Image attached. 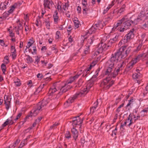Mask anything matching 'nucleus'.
Segmentation results:
<instances>
[{
    "label": "nucleus",
    "mask_w": 148,
    "mask_h": 148,
    "mask_svg": "<svg viewBox=\"0 0 148 148\" xmlns=\"http://www.w3.org/2000/svg\"><path fill=\"white\" fill-rule=\"evenodd\" d=\"M59 82H56L54 83L52 86L51 87L49 91V95H52L53 94L58 92V88L59 87Z\"/></svg>",
    "instance_id": "0eeeda50"
},
{
    "label": "nucleus",
    "mask_w": 148,
    "mask_h": 148,
    "mask_svg": "<svg viewBox=\"0 0 148 148\" xmlns=\"http://www.w3.org/2000/svg\"><path fill=\"white\" fill-rule=\"evenodd\" d=\"M127 122L128 123L130 122L129 123L128 125V126L129 127L133 123L135 122H134V120H133L132 115L131 114L129 115L128 117L127 118Z\"/></svg>",
    "instance_id": "aec40b11"
},
{
    "label": "nucleus",
    "mask_w": 148,
    "mask_h": 148,
    "mask_svg": "<svg viewBox=\"0 0 148 148\" xmlns=\"http://www.w3.org/2000/svg\"><path fill=\"white\" fill-rule=\"evenodd\" d=\"M92 86V84L89 83L87 84L86 88H84L83 90L77 92L73 97H70L64 103V105L66 107H68L71 103L73 102L77 97L84 96L88 93Z\"/></svg>",
    "instance_id": "f03ea898"
},
{
    "label": "nucleus",
    "mask_w": 148,
    "mask_h": 148,
    "mask_svg": "<svg viewBox=\"0 0 148 148\" xmlns=\"http://www.w3.org/2000/svg\"><path fill=\"white\" fill-rule=\"evenodd\" d=\"M16 23L18 24L17 27H18L19 29V30H21L22 32L23 27L22 26V25L20 23V21L19 19H18Z\"/></svg>",
    "instance_id": "c756f323"
},
{
    "label": "nucleus",
    "mask_w": 148,
    "mask_h": 148,
    "mask_svg": "<svg viewBox=\"0 0 148 148\" xmlns=\"http://www.w3.org/2000/svg\"><path fill=\"white\" fill-rule=\"evenodd\" d=\"M130 41V40L125 36L119 42V45L121 46L123 44H124L129 42Z\"/></svg>",
    "instance_id": "5701e85b"
},
{
    "label": "nucleus",
    "mask_w": 148,
    "mask_h": 148,
    "mask_svg": "<svg viewBox=\"0 0 148 148\" xmlns=\"http://www.w3.org/2000/svg\"><path fill=\"white\" fill-rule=\"evenodd\" d=\"M1 67L3 73L5 75V71L6 68V65L4 64H2L1 65Z\"/></svg>",
    "instance_id": "72a5a7b5"
},
{
    "label": "nucleus",
    "mask_w": 148,
    "mask_h": 148,
    "mask_svg": "<svg viewBox=\"0 0 148 148\" xmlns=\"http://www.w3.org/2000/svg\"><path fill=\"white\" fill-rule=\"evenodd\" d=\"M68 29H67V31L68 33H70L71 31L72 30L73 28L72 25H69L68 27Z\"/></svg>",
    "instance_id": "bf43d9fd"
},
{
    "label": "nucleus",
    "mask_w": 148,
    "mask_h": 148,
    "mask_svg": "<svg viewBox=\"0 0 148 148\" xmlns=\"http://www.w3.org/2000/svg\"><path fill=\"white\" fill-rule=\"evenodd\" d=\"M80 143L82 147L84 146H86L87 145V141H86L85 139L84 138H82L81 139Z\"/></svg>",
    "instance_id": "2f4dec72"
},
{
    "label": "nucleus",
    "mask_w": 148,
    "mask_h": 148,
    "mask_svg": "<svg viewBox=\"0 0 148 148\" xmlns=\"http://www.w3.org/2000/svg\"><path fill=\"white\" fill-rule=\"evenodd\" d=\"M73 19L74 28L76 29L79 27V25H80V23L77 18H74Z\"/></svg>",
    "instance_id": "4be33fe9"
},
{
    "label": "nucleus",
    "mask_w": 148,
    "mask_h": 148,
    "mask_svg": "<svg viewBox=\"0 0 148 148\" xmlns=\"http://www.w3.org/2000/svg\"><path fill=\"white\" fill-rule=\"evenodd\" d=\"M75 80L73 77H71L68 81L65 83H67V84L68 85L69 84L71 83Z\"/></svg>",
    "instance_id": "c03bdc74"
},
{
    "label": "nucleus",
    "mask_w": 148,
    "mask_h": 148,
    "mask_svg": "<svg viewBox=\"0 0 148 148\" xmlns=\"http://www.w3.org/2000/svg\"><path fill=\"white\" fill-rule=\"evenodd\" d=\"M59 87L58 88V94L59 95H61L63 93H64L67 91L69 89H70L71 86L67 84V83L59 82Z\"/></svg>",
    "instance_id": "39448f33"
},
{
    "label": "nucleus",
    "mask_w": 148,
    "mask_h": 148,
    "mask_svg": "<svg viewBox=\"0 0 148 148\" xmlns=\"http://www.w3.org/2000/svg\"><path fill=\"white\" fill-rule=\"evenodd\" d=\"M112 17L111 16L110 14H109L105 18V21L106 22H108L110 21L112 19Z\"/></svg>",
    "instance_id": "4c0bfd02"
},
{
    "label": "nucleus",
    "mask_w": 148,
    "mask_h": 148,
    "mask_svg": "<svg viewBox=\"0 0 148 148\" xmlns=\"http://www.w3.org/2000/svg\"><path fill=\"white\" fill-rule=\"evenodd\" d=\"M109 47V45H107L106 43L101 41L98 44L97 49L99 52L102 53L103 51L106 50Z\"/></svg>",
    "instance_id": "1a4fd4ad"
},
{
    "label": "nucleus",
    "mask_w": 148,
    "mask_h": 148,
    "mask_svg": "<svg viewBox=\"0 0 148 148\" xmlns=\"http://www.w3.org/2000/svg\"><path fill=\"white\" fill-rule=\"evenodd\" d=\"M43 86H40L36 90V91L34 92V94L35 95H37L38 93H39L41 91H42V89Z\"/></svg>",
    "instance_id": "7c9ffc66"
},
{
    "label": "nucleus",
    "mask_w": 148,
    "mask_h": 148,
    "mask_svg": "<svg viewBox=\"0 0 148 148\" xmlns=\"http://www.w3.org/2000/svg\"><path fill=\"white\" fill-rule=\"evenodd\" d=\"M143 55L142 54H140L138 55L135 58H133L130 63L128 64V66L129 68L131 69L133 66L136 63L139 61L140 59L142 57Z\"/></svg>",
    "instance_id": "9d476101"
},
{
    "label": "nucleus",
    "mask_w": 148,
    "mask_h": 148,
    "mask_svg": "<svg viewBox=\"0 0 148 148\" xmlns=\"http://www.w3.org/2000/svg\"><path fill=\"white\" fill-rule=\"evenodd\" d=\"M20 5V4L19 3H15L14 5H12L11 7L10 10H9L8 11V12L9 13H12L16 8H17L18 6H19Z\"/></svg>",
    "instance_id": "412c9836"
},
{
    "label": "nucleus",
    "mask_w": 148,
    "mask_h": 148,
    "mask_svg": "<svg viewBox=\"0 0 148 148\" xmlns=\"http://www.w3.org/2000/svg\"><path fill=\"white\" fill-rule=\"evenodd\" d=\"M98 104L99 103L98 102V100L97 99L96 102L94 103V104H93V106H92V107L96 109L98 106Z\"/></svg>",
    "instance_id": "864d4df0"
},
{
    "label": "nucleus",
    "mask_w": 148,
    "mask_h": 148,
    "mask_svg": "<svg viewBox=\"0 0 148 148\" xmlns=\"http://www.w3.org/2000/svg\"><path fill=\"white\" fill-rule=\"evenodd\" d=\"M24 26L25 27V30L26 32L28 31H29V25L28 24H26L25 23L24 24Z\"/></svg>",
    "instance_id": "09e8293b"
},
{
    "label": "nucleus",
    "mask_w": 148,
    "mask_h": 148,
    "mask_svg": "<svg viewBox=\"0 0 148 148\" xmlns=\"http://www.w3.org/2000/svg\"><path fill=\"white\" fill-rule=\"evenodd\" d=\"M134 30L135 29H133L130 30L129 33L125 36L130 40L134 37Z\"/></svg>",
    "instance_id": "a211bd4d"
},
{
    "label": "nucleus",
    "mask_w": 148,
    "mask_h": 148,
    "mask_svg": "<svg viewBox=\"0 0 148 148\" xmlns=\"http://www.w3.org/2000/svg\"><path fill=\"white\" fill-rule=\"evenodd\" d=\"M128 15L125 16L121 20L118 21L117 23L114 24V27L112 28V30L115 31L116 29L118 30V28L120 27L121 24L125 19H127V17Z\"/></svg>",
    "instance_id": "f8f14e48"
},
{
    "label": "nucleus",
    "mask_w": 148,
    "mask_h": 148,
    "mask_svg": "<svg viewBox=\"0 0 148 148\" xmlns=\"http://www.w3.org/2000/svg\"><path fill=\"white\" fill-rule=\"evenodd\" d=\"M99 25L98 24H95L92 26L88 31V33L89 34H92L94 33L96 30L99 29Z\"/></svg>",
    "instance_id": "2eb2a0df"
},
{
    "label": "nucleus",
    "mask_w": 148,
    "mask_h": 148,
    "mask_svg": "<svg viewBox=\"0 0 148 148\" xmlns=\"http://www.w3.org/2000/svg\"><path fill=\"white\" fill-rule=\"evenodd\" d=\"M145 17V13L143 12H141L140 13L137 17L135 15H134L130 17V18L131 19L134 20V24L137 25L141 21H142Z\"/></svg>",
    "instance_id": "423d86ee"
},
{
    "label": "nucleus",
    "mask_w": 148,
    "mask_h": 148,
    "mask_svg": "<svg viewBox=\"0 0 148 148\" xmlns=\"http://www.w3.org/2000/svg\"><path fill=\"white\" fill-rule=\"evenodd\" d=\"M105 75H107L108 77L105 79H103L100 84V87L102 88L107 89L109 88L114 83V81L111 80L112 77L114 78L113 77L111 76L108 74H106V72L105 73Z\"/></svg>",
    "instance_id": "20e7f679"
},
{
    "label": "nucleus",
    "mask_w": 148,
    "mask_h": 148,
    "mask_svg": "<svg viewBox=\"0 0 148 148\" xmlns=\"http://www.w3.org/2000/svg\"><path fill=\"white\" fill-rule=\"evenodd\" d=\"M90 47H87L86 45V48L84 49V53L85 55L88 54L90 51L89 49Z\"/></svg>",
    "instance_id": "e433bc0d"
},
{
    "label": "nucleus",
    "mask_w": 148,
    "mask_h": 148,
    "mask_svg": "<svg viewBox=\"0 0 148 148\" xmlns=\"http://www.w3.org/2000/svg\"><path fill=\"white\" fill-rule=\"evenodd\" d=\"M16 146V143H14L10 145L8 148H14Z\"/></svg>",
    "instance_id": "e2e57ef3"
},
{
    "label": "nucleus",
    "mask_w": 148,
    "mask_h": 148,
    "mask_svg": "<svg viewBox=\"0 0 148 148\" xmlns=\"http://www.w3.org/2000/svg\"><path fill=\"white\" fill-rule=\"evenodd\" d=\"M14 29L15 30L16 34L19 35V31H20V30H19V29L17 26H14Z\"/></svg>",
    "instance_id": "3c124183"
},
{
    "label": "nucleus",
    "mask_w": 148,
    "mask_h": 148,
    "mask_svg": "<svg viewBox=\"0 0 148 148\" xmlns=\"http://www.w3.org/2000/svg\"><path fill=\"white\" fill-rule=\"evenodd\" d=\"M61 34L59 31H58L56 32V39H59L60 37Z\"/></svg>",
    "instance_id": "79ce46f5"
},
{
    "label": "nucleus",
    "mask_w": 148,
    "mask_h": 148,
    "mask_svg": "<svg viewBox=\"0 0 148 148\" xmlns=\"http://www.w3.org/2000/svg\"><path fill=\"white\" fill-rule=\"evenodd\" d=\"M45 25L47 28L49 29L50 26V22L49 21H46L45 22Z\"/></svg>",
    "instance_id": "ea45409f"
},
{
    "label": "nucleus",
    "mask_w": 148,
    "mask_h": 148,
    "mask_svg": "<svg viewBox=\"0 0 148 148\" xmlns=\"http://www.w3.org/2000/svg\"><path fill=\"white\" fill-rule=\"evenodd\" d=\"M11 53L14 52H16V50L15 47L14 46L12 45L11 46Z\"/></svg>",
    "instance_id": "13d9d810"
},
{
    "label": "nucleus",
    "mask_w": 148,
    "mask_h": 148,
    "mask_svg": "<svg viewBox=\"0 0 148 148\" xmlns=\"http://www.w3.org/2000/svg\"><path fill=\"white\" fill-rule=\"evenodd\" d=\"M125 5H122L121 8L117 11V13L121 14L125 10Z\"/></svg>",
    "instance_id": "c85d7f7f"
},
{
    "label": "nucleus",
    "mask_w": 148,
    "mask_h": 148,
    "mask_svg": "<svg viewBox=\"0 0 148 148\" xmlns=\"http://www.w3.org/2000/svg\"><path fill=\"white\" fill-rule=\"evenodd\" d=\"M65 137L68 139H69L71 137V135L70 132L69 131L66 132L65 134Z\"/></svg>",
    "instance_id": "f704fd0d"
},
{
    "label": "nucleus",
    "mask_w": 148,
    "mask_h": 148,
    "mask_svg": "<svg viewBox=\"0 0 148 148\" xmlns=\"http://www.w3.org/2000/svg\"><path fill=\"white\" fill-rule=\"evenodd\" d=\"M114 36V37H113V38L110 39V41L111 42H114L117 40L119 37L118 35L116 34H115Z\"/></svg>",
    "instance_id": "473e14b6"
},
{
    "label": "nucleus",
    "mask_w": 148,
    "mask_h": 148,
    "mask_svg": "<svg viewBox=\"0 0 148 148\" xmlns=\"http://www.w3.org/2000/svg\"><path fill=\"white\" fill-rule=\"evenodd\" d=\"M82 4L83 6H86L87 5V0H82Z\"/></svg>",
    "instance_id": "69168bd1"
},
{
    "label": "nucleus",
    "mask_w": 148,
    "mask_h": 148,
    "mask_svg": "<svg viewBox=\"0 0 148 148\" xmlns=\"http://www.w3.org/2000/svg\"><path fill=\"white\" fill-rule=\"evenodd\" d=\"M69 3V2L68 1L67 3H65V4L63 5L62 9H63L64 10H66L67 9H68V8L69 6V5L68 3Z\"/></svg>",
    "instance_id": "37998d69"
},
{
    "label": "nucleus",
    "mask_w": 148,
    "mask_h": 148,
    "mask_svg": "<svg viewBox=\"0 0 148 148\" xmlns=\"http://www.w3.org/2000/svg\"><path fill=\"white\" fill-rule=\"evenodd\" d=\"M97 60H95L93 61L92 63L90 64V65L92 66V67L94 66L97 63Z\"/></svg>",
    "instance_id": "680f3d73"
},
{
    "label": "nucleus",
    "mask_w": 148,
    "mask_h": 148,
    "mask_svg": "<svg viewBox=\"0 0 148 148\" xmlns=\"http://www.w3.org/2000/svg\"><path fill=\"white\" fill-rule=\"evenodd\" d=\"M43 5L45 8L50 9L53 4L51 0H44Z\"/></svg>",
    "instance_id": "ddd939ff"
},
{
    "label": "nucleus",
    "mask_w": 148,
    "mask_h": 148,
    "mask_svg": "<svg viewBox=\"0 0 148 148\" xmlns=\"http://www.w3.org/2000/svg\"><path fill=\"white\" fill-rule=\"evenodd\" d=\"M99 53V52H98V50L97 49V51L94 52L92 54V57L94 58H95L97 55H98L100 53Z\"/></svg>",
    "instance_id": "a18cd8bd"
},
{
    "label": "nucleus",
    "mask_w": 148,
    "mask_h": 148,
    "mask_svg": "<svg viewBox=\"0 0 148 148\" xmlns=\"http://www.w3.org/2000/svg\"><path fill=\"white\" fill-rule=\"evenodd\" d=\"M124 103H122L121 105L119 106L118 108L116 109V111L118 113H119L120 112L121 110V108L123 107L124 105Z\"/></svg>",
    "instance_id": "58836bf2"
},
{
    "label": "nucleus",
    "mask_w": 148,
    "mask_h": 148,
    "mask_svg": "<svg viewBox=\"0 0 148 148\" xmlns=\"http://www.w3.org/2000/svg\"><path fill=\"white\" fill-rule=\"evenodd\" d=\"M89 71H87V70H84L83 71L84 74L82 76L83 77L87 76V75L89 73Z\"/></svg>",
    "instance_id": "de8ad7c7"
},
{
    "label": "nucleus",
    "mask_w": 148,
    "mask_h": 148,
    "mask_svg": "<svg viewBox=\"0 0 148 148\" xmlns=\"http://www.w3.org/2000/svg\"><path fill=\"white\" fill-rule=\"evenodd\" d=\"M100 68H98L95 71V75H93L92 77V78H96L98 75L100 71Z\"/></svg>",
    "instance_id": "c9c22d12"
},
{
    "label": "nucleus",
    "mask_w": 148,
    "mask_h": 148,
    "mask_svg": "<svg viewBox=\"0 0 148 148\" xmlns=\"http://www.w3.org/2000/svg\"><path fill=\"white\" fill-rule=\"evenodd\" d=\"M32 49H30L29 51L31 52L32 54H36L37 53V49L36 46H33L32 47Z\"/></svg>",
    "instance_id": "cd10ccee"
},
{
    "label": "nucleus",
    "mask_w": 148,
    "mask_h": 148,
    "mask_svg": "<svg viewBox=\"0 0 148 148\" xmlns=\"http://www.w3.org/2000/svg\"><path fill=\"white\" fill-rule=\"evenodd\" d=\"M72 122V125L74 127L77 125H79L82 124L83 122V119H81L79 116H78L74 118Z\"/></svg>",
    "instance_id": "9b49d317"
},
{
    "label": "nucleus",
    "mask_w": 148,
    "mask_h": 148,
    "mask_svg": "<svg viewBox=\"0 0 148 148\" xmlns=\"http://www.w3.org/2000/svg\"><path fill=\"white\" fill-rule=\"evenodd\" d=\"M127 29L126 28L124 27L123 28H122L121 27H119L118 28V30L120 32H123L124 31L127 30Z\"/></svg>",
    "instance_id": "603ef678"
},
{
    "label": "nucleus",
    "mask_w": 148,
    "mask_h": 148,
    "mask_svg": "<svg viewBox=\"0 0 148 148\" xmlns=\"http://www.w3.org/2000/svg\"><path fill=\"white\" fill-rule=\"evenodd\" d=\"M8 120H7L3 124L2 126L1 127V130L3 129L4 127H5L7 125H8Z\"/></svg>",
    "instance_id": "49530a36"
},
{
    "label": "nucleus",
    "mask_w": 148,
    "mask_h": 148,
    "mask_svg": "<svg viewBox=\"0 0 148 148\" xmlns=\"http://www.w3.org/2000/svg\"><path fill=\"white\" fill-rule=\"evenodd\" d=\"M34 42V41L33 38H32L31 39L29 40V41H28L27 42V45L26 46L27 48H29L33 44Z\"/></svg>",
    "instance_id": "393cba45"
},
{
    "label": "nucleus",
    "mask_w": 148,
    "mask_h": 148,
    "mask_svg": "<svg viewBox=\"0 0 148 148\" xmlns=\"http://www.w3.org/2000/svg\"><path fill=\"white\" fill-rule=\"evenodd\" d=\"M6 5L4 3H1L0 5V9L1 10H3L6 8Z\"/></svg>",
    "instance_id": "a19ab883"
},
{
    "label": "nucleus",
    "mask_w": 148,
    "mask_h": 148,
    "mask_svg": "<svg viewBox=\"0 0 148 148\" xmlns=\"http://www.w3.org/2000/svg\"><path fill=\"white\" fill-rule=\"evenodd\" d=\"M50 100V99L48 98L47 99H44L42 101L39 102L37 104L36 108L31 110V114L26 117L25 119H27L30 116H36L40 110H42L45 108V107L49 102Z\"/></svg>",
    "instance_id": "7ed1b4c3"
},
{
    "label": "nucleus",
    "mask_w": 148,
    "mask_h": 148,
    "mask_svg": "<svg viewBox=\"0 0 148 148\" xmlns=\"http://www.w3.org/2000/svg\"><path fill=\"white\" fill-rule=\"evenodd\" d=\"M94 40V38L93 37L90 38L88 39L87 40V43L86 45L87 47H90L91 45Z\"/></svg>",
    "instance_id": "bb28decb"
},
{
    "label": "nucleus",
    "mask_w": 148,
    "mask_h": 148,
    "mask_svg": "<svg viewBox=\"0 0 148 148\" xmlns=\"http://www.w3.org/2000/svg\"><path fill=\"white\" fill-rule=\"evenodd\" d=\"M4 98L6 109L7 110H8L10 106L11 99L7 96L6 97H5Z\"/></svg>",
    "instance_id": "4468645a"
},
{
    "label": "nucleus",
    "mask_w": 148,
    "mask_h": 148,
    "mask_svg": "<svg viewBox=\"0 0 148 148\" xmlns=\"http://www.w3.org/2000/svg\"><path fill=\"white\" fill-rule=\"evenodd\" d=\"M51 48L52 50H56L57 49V47L56 45H54L51 47Z\"/></svg>",
    "instance_id": "0e129e2a"
},
{
    "label": "nucleus",
    "mask_w": 148,
    "mask_h": 148,
    "mask_svg": "<svg viewBox=\"0 0 148 148\" xmlns=\"http://www.w3.org/2000/svg\"><path fill=\"white\" fill-rule=\"evenodd\" d=\"M83 82V81L82 79H79L78 83L77 84L76 86H77L78 87H79L82 85Z\"/></svg>",
    "instance_id": "5fc2aeb1"
},
{
    "label": "nucleus",
    "mask_w": 148,
    "mask_h": 148,
    "mask_svg": "<svg viewBox=\"0 0 148 148\" xmlns=\"http://www.w3.org/2000/svg\"><path fill=\"white\" fill-rule=\"evenodd\" d=\"M25 59L28 64H30L34 61L32 58L29 55L25 54Z\"/></svg>",
    "instance_id": "6ab92c4d"
},
{
    "label": "nucleus",
    "mask_w": 148,
    "mask_h": 148,
    "mask_svg": "<svg viewBox=\"0 0 148 148\" xmlns=\"http://www.w3.org/2000/svg\"><path fill=\"white\" fill-rule=\"evenodd\" d=\"M86 6H84V7L83 8V14H87V11L88 10V9L87 8H86Z\"/></svg>",
    "instance_id": "4d7b16f0"
},
{
    "label": "nucleus",
    "mask_w": 148,
    "mask_h": 148,
    "mask_svg": "<svg viewBox=\"0 0 148 148\" xmlns=\"http://www.w3.org/2000/svg\"><path fill=\"white\" fill-rule=\"evenodd\" d=\"M22 113H20L18 114L16 116V118L14 119V120L16 121L17 120H18L22 116Z\"/></svg>",
    "instance_id": "052dcab7"
},
{
    "label": "nucleus",
    "mask_w": 148,
    "mask_h": 148,
    "mask_svg": "<svg viewBox=\"0 0 148 148\" xmlns=\"http://www.w3.org/2000/svg\"><path fill=\"white\" fill-rule=\"evenodd\" d=\"M130 14H128L126 15H128V16L127 17L126 19L124 21V22L123 23V26L124 27L126 28L127 29L129 27H130L132 24H134V20L133 19H131L129 17V15Z\"/></svg>",
    "instance_id": "6e6552de"
},
{
    "label": "nucleus",
    "mask_w": 148,
    "mask_h": 148,
    "mask_svg": "<svg viewBox=\"0 0 148 148\" xmlns=\"http://www.w3.org/2000/svg\"><path fill=\"white\" fill-rule=\"evenodd\" d=\"M141 27L144 29H146L148 28V20L144 21L141 24Z\"/></svg>",
    "instance_id": "b1692460"
},
{
    "label": "nucleus",
    "mask_w": 148,
    "mask_h": 148,
    "mask_svg": "<svg viewBox=\"0 0 148 148\" xmlns=\"http://www.w3.org/2000/svg\"><path fill=\"white\" fill-rule=\"evenodd\" d=\"M142 46V45L141 44H139L137 47L136 49L135 50V51H138L140 50Z\"/></svg>",
    "instance_id": "774afa93"
},
{
    "label": "nucleus",
    "mask_w": 148,
    "mask_h": 148,
    "mask_svg": "<svg viewBox=\"0 0 148 148\" xmlns=\"http://www.w3.org/2000/svg\"><path fill=\"white\" fill-rule=\"evenodd\" d=\"M59 125V123H55L52 125L50 127V129L51 130L53 129L54 128L56 127V126L58 125Z\"/></svg>",
    "instance_id": "6e6d98bb"
},
{
    "label": "nucleus",
    "mask_w": 148,
    "mask_h": 148,
    "mask_svg": "<svg viewBox=\"0 0 148 148\" xmlns=\"http://www.w3.org/2000/svg\"><path fill=\"white\" fill-rule=\"evenodd\" d=\"M127 47L126 45L121 47L114 55H112V57L106 64L107 67L106 74H108L115 78L118 75L119 71L124 68L125 65V63L124 62H121L118 65V68H115L113 72H112L114 68V65L117 62L118 58L120 57L121 58H125L130 53L132 47H129L126 49Z\"/></svg>",
    "instance_id": "f257e3e1"
},
{
    "label": "nucleus",
    "mask_w": 148,
    "mask_h": 148,
    "mask_svg": "<svg viewBox=\"0 0 148 148\" xmlns=\"http://www.w3.org/2000/svg\"><path fill=\"white\" fill-rule=\"evenodd\" d=\"M134 101V99L132 98L131 99L128 100L129 102L126 106V107H127L130 106V105Z\"/></svg>",
    "instance_id": "8fccbe9b"
},
{
    "label": "nucleus",
    "mask_w": 148,
    "mask_h": 148,
    "mask_svg": "<svg viewBox=\"0 0 148 148\" xmlns=\"http://www.w3.org/2000/svg\"><path fill=\"white\" fill-rule=\"evenodd\" d=\"M12 56L13 59H15L16 57V52L12 53Z\"/></svg>",
    "instance_id": "338daca9"
},
{
    "label": "nucleus",
    "mask_w": 148,
    "mask_h": 148,
    "mask_svg": "<svg viewBox=\"0 0 148 148\" xmlns=\"http://www.w3.org/2000/svg\"><path fill=\"white\" fill-rule=\"evenodd\" d=\"M142 77V74L140 73H134L132 75V77L134 79H138Z\"/></svg>",
    "instance_id": "a878e982"
},
{
    "label": "nucleus",
    "mask_w": 148,
    "mask_h": 148,
    "mask_svg": "<svg viewBox=\"0 0 148 148\" xmlns=\"http://www.w3.org/2000/svg\"><path fill=\"white\" fill-rule=\"evenodd\" d=\"M58 12L57 10L54 12V14L53 15V19L54 23L57 24L58 23L60 20L59 16H58Z\"/></svg>",
    "instance_id": "dca6fc26"
},
{
    "label": "nucleus",
    "mask_w": 148,
    "mask_h": 148,
    "mask_svg": "<svg viewBox=\"0 0 148 148\" xmlns=\"http://www.w3.org/2000/svg\"><path fill=\"white\" fill-rule=\"evenodd\" d=\"M71 132L75 140L78 137V132L77 130L74 127H73L71 129Z\"/></svg>",
    "instance_id": "f3484780"
}]
</instances>
